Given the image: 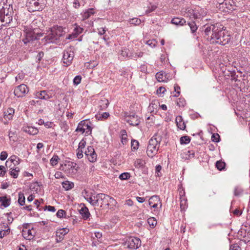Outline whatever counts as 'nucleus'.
<instances>
[{"mask_svg": "<svg viewBox=\"0 0 250 250\" xmlns=\"http://www.w3.org/2000/svg\"><path fill=\"white\" fill-rule=\"evenodd\" d=\"M65 32L61 26H53L47 31L46 36L43 40L45 43H57L60 40V38L63 36Z\"/></svg>", "mask_w": 250, "mask_h": 250, "instance_id": "f257e3e1", "label": "nucleus"}, {"mask_svg": "<svg viewBox=\"0 0 250 250\" xmlns=\"http://www.w3.org/2000/svg\"><path fill=\"white\" fill-rule=\"evenodd\" d=\"M229 40L228 35H226L222 28L216 25L213 33H212L209 41L213 43H216L221 45H225Z\"/></svg>", "mask_w": 250, "mask_h": 250, "instance_id": "f03ea898", "label": "nucleus"}, {"mask_svg": "<svg viewBox=\"0 0 250 250\" xmlns=\"http://www.w3.org/2000/svg\"><path fill=\"white\" fill-rule=\"evenodd\" d=\"M123 241V245L130 249H137L141 245V241L137 237H127Z\"/></svg>", "mask_w": 250, "mask_h": 250, "instance_id": "7ed1b4c3", "label": "nucleus"}, {"mask_svg": "<svg viewBox=\"0 0 250 250\" xmlns=\"http://www.w3.org/2000/svg\"><path fill=\"white\" fill-rule=\"evenodd\" d=\"M44 0H32L28 5V8L30 12L42 11L44 7Z\"/></svg>", "mask_w": 250, "mask_h": 250, "instance_id": "20e7f679", "label": "nucleus"}, {"mask_svg": "<svg viewBox=\"0 0 250 250\" xmlns=\"http://www.w3.org/2000/svg\"><path fill=\"white\" fill-rule=\"evenodd\" d=\"M108 195L104 193H99L95 195V207L104 208L107 206V199Z\"/></svg>", "mask_w": 250, "mask_h": 250, "instance_id": "39448f33", "label": "nucleus"}, {"mask_svg": "<svg viewBox=\"0 0 250 250\" xmlns=\"http://www.w3.org/2000/svg\"><path fill=\"white\" fill-rule=\"evenodd\" d=\"M162 132L159 131L149 140L148 146H154L159 148L160 143L162 139Z\"/></svg>", "mask_w": 250, "mask_h": 250, "instance_id": "423d86ee", "label": "nucleus"}, {"mask_svg": "<svg viewBox=\"0 0 250 250\" xmlns=\"http://www.w3.org/2000/svg\"><path fill=\"white\" fill-rule=\"evenodd\" d=\"M247 229V227L245 226L238 230L237 234L238 239L245 242L249 241L250 239V230H248Z\"/></svg>", "mask_w": 250, "mask_h": 250, "instance_id": "0eeeda50", "label": "nucleus"}, {"mask_svg": "<svg viewBox=\"0 0 250 250\" xmlns=\"http://www.w3.org/2000/svg\"><path fill=\"white\" fill-rule=\"evenodd\" d=\"M28 87L24 84H20L14 89V94L18 98L23 97L28 92Z\"/></svg>", "mask_w": 250, "mask_h": 250, "instance_id": "6e6552de", "label": "nucleus"}, {"mask_svg": "<svg viewBox=\"0 0 250 250\" xmlns=\"http://www.w3.org/2000/svg\"><path fill=\"white\" fill-rule=\"evenodd\" d=\"M74 58V52L70 49L64 51L62 61L66 66L69 65Z\"/></svg>", "mask_w": 250, "mask_h": 250, "instance_id": "1a4fd4ad", "label": "nucleus"}, {"mask_svg": "<svg viewBox=\"0 0 250 250\" xmlns=\"http://www.w3.org/2000/svg\"><path fill=\"white\" fill-rule=\"evenodd\" d=\"M84 154L90 162H94L96 160L97 155L93 146H88L87 149L84 152Z\"/></svg>", "mask_w": 250, "mask_h": 250, "instance_id": "9d476101", "label": "nucleus"}, {"mask_svg": "<svg viewBox=\"0 0 250 250\" xmlns=\"http://www.w3.org/2000/svg\"><path fill=\"white\" fill-rule=\"evenodd\" d=\"M125 120L130 125L136 126L140 123V119L138 116L135 114L127 115L125 116Z\"/></svg>", "mask_w": 250, "mask_h": 250, "instance_id": "9b49d317", "label": "nucleus"}, {"mask_svg": "<svg viewBox=\"0 0 250 250\" xmlns=\"http://www.w3.org/2000/svg\"><path fill=\"white\" fill-rule=\"evenodd\" d=\"M42 36V34L39 33L38 29L35 28L32 32L28 34L27 39H28V41L29 42L30 41L38 40Z\"/></svg>", "mask_w": 250, "mask_h": 250, "instance_id": "f8f14e48", "label": "nucleus"}, {"mask_svg": "<svg viewBox=\"0 0 250 250\" xmlns=\"http://www.w3.org/2000/svg\"><path fill=\"white\" fill-rule=\"evenodd\" d=\"M69 229L66 228H62L58 229L56 231V241L57 242H61L64 238L65 235L68 233Z\"/></svg>", "mask_w": 250, "mask_h": 250, "instance_id": "ddd939ff", "label": "nucleus"}, {"mask_svg": "<svg viewBox=\"0 0 250 250\" xmlns=\"http://www.w3.org/2000/svg\"><path fill=\"white\" fill-rule=\"evenodd\" d=\"M10 12L11 14H13V8L10 5L6 4L5 6H2V8H0V16L9 15Z\"/></svg>", "mask_w": 250, "mask_h": 250, "instance_id": "4468645a", "label": "nucleus"}, {"mask_svg": "<svg viewBox=\"0 0 250 250\" xmlns=\"http://www.w3.org/2000/svg\"><path fill=\"white\" fill-rule=\"evenodd\" d=\"M79 212L82 215L83 219L86 220L89 218L90 213L88 208L86 207L84 205H83V206L79 210Z\"/></svg>", "mask_w": 250, "mask_h": 250, "instance_id": "2eb2a0df", "label": "nucleus"}, {"mask_svg": "<svg viewBox=\"0 0 250 250\" xmlns=\"http://www.w3.org/2000/svg\"><path fill=\"white\" fill-rule=\"evenodd\" d=\"M21 162V159L16 155H12L5 163L6 166L7 167L9 163H13L14 166H18Z\"/></svg>", "mask_w": 250, "mask_h": 250, "instance_id": "dca6fc26", "label": "nucleus"}, {"mask_svg": "<svg viewBox=\"0 0 250 250\" xmlns=\"http://www.w3.org/2000/svg\"><path fill=\"white\" fill-rule=\"evenodd\" d=\"M216 25H208L205 27V34L207 36V39L208 40H209L210 38V36L212 35V33H213L214 30H215Z\"/></svg>", "mask_w": 250, "mask_h": 250, "instance_id": "f3484780", "label": "nucleus"}, {"mask_svg": "<svg viewBox=\"0 0 250 250\" xmlns=\"http://www.w3.org/2000/svg\"><path fill=\"white\" fill-rule=\"evenodd\" d=\"M159 148L148 146L146 149V153L148 157L153 158L157 153Z\"/></svg>", "mask_w": 250, "mask_h": 250, "instance_id": "a211bd4d", "label": "nucleus"}, {"mask_svg": "<svg viewBox=\"0 0 250 250\" xmlns=\"http://www.w3.org/2000/svg\"><path fill=\"white\" fill-rule=\"evenodd\" d=\"M12 16L13 14H11V12L10 15L9 14L6 16H0V22H4V26H5L6 24H9L12 21Z\"/></svg>", "mask_w": 250, "mask_h": 250, "instance_id": "6ab92c4d", "label": "nucleus"}, {"mask_svg": "<svg viewBox=\"0 0 250 250\" xmlns=\"http://www.w3.org/2000/svg\"><path fill=\"white\" fill-rule=\"evenodd\" d=\"M84 123H83V127L84 129V132L86 134L90 135L92 132V127L90 126L91 123L88 120H84Z\"/></svg>", "mask_w": 250, "mask_h": 250, "instance_id": "aec40b11", "label": "nucleus"}, {"mask_svg": "<svg viewBox=\"0 0 250 250\" xmlns=\"http://www.w3.org/2000/svg\"><path fill=\"white\" fill-rule=\"evenodd\" d=\"M23 131L28 133L30 135H34L38 134L39 130L37 128L32 126H26L22 128Z\"/></svg>", "mask_w": 250, "mask_h": 250, "instance_id": "412c9836", "label": "nucleus"}, {"mask_svg": "<svg viewBox=\"0 0 250 250\" xmlns=\"http://www.w3.org/2000/svg\"><path fill=\"white\" fill-rule=\"evenodd\" d=\"M35 96L39 99L43 100H48L50 98L49 95L47 94L45 90L37 92L35 94Z\"/></svg>", "mask_w": 250, "mask_h": 250, "instance_id": "4be33fe9", "label": "nucleus"}, {"mask_svg": "<svg viewBox=\"0 0 250 250\" xmlns=\"http://www.w3.org/2000/svg\"><path fill=\"white\" fill-rule=\"evenodd\" d=\"M15 113V110L13 108H8L4 112V117L5 119L11 120L12 119Z\"/></svg>", "mask_w": 250, "mask_h": 250, "instance_id": "5701e85b", "label": "nucleus"}, {"mask_svg": "<svg viewBox=\"0 0 250 250\" xmlns=\"http://www.w3.org/2000/svg\"><path fill=\"white\" fill-rule=\"evenodd\" d=\"M176 122L177 124V127L180 128L181 130H184L186 128V124L185 122L183 121L182 118L181 116H179L176 118Z\"/></svg>", "mask_w": 250, "mask_h": 250, "instance_id": "b1692460", "label": "nucleus"}, {"mask_svg": "<svg viewBox=\"0 0 250 250\" xmlns=\"http://www.w3.org/2000/svg\"><path fill=\"white\" fill-rule=\"evenodd\" d=\"M33 229H28L27 230L22 231V236L26 239L31 240L33 238L34 233H33Z\"/></svg>", "mask_w": 250, "mask_h": 250, "instance_id": "393cba45", "label": "nucleus"}, {"mask_svg": "<svg viewBox=\"0 0 250 250\" xmlns=\"http://www.w3.org/2000/svg\"><path fill=\"white\" fill-rule=\"evenodd\" d=\"M171 23L176 25H183L186 21L183 18H174L171 20Z\"/></svg>", "mask_w": 250, "mask_h": 250, "instance_id": "a878e982", "label": "nucleus"}, {"mask_svg": "<svg viewBox=\"0 0 250 250\" xmlns=\"http://www.w3.org/2000/svg\"><path fill=\"white\" fill-rule=\"evenodd\" d=\"M95 13L94 9L93 8H89L87 11L82 14L83 20H85L88 19L91 15Z\"/></svg>", "mask_w": 250, "mask_h": 250, "instance_id": "bb28decb", "label": "nucleus"}, {"mask_svg": "<svg viewBox=\"0 0 250 250\" xmlns=\"http://www.w3.org/2000/svg\"><path fill=\"white\" fill-rule=\"evenodd\" d=\"M109 104V102L106 98H103L99 102L100 109L104 110L106 108Z\"/></svg>", "mask_w": 250, "mask_h": 250, "instance_id": "cd10ccee", "label": "nucleus"}, {"mask_svg": "<svg viewBox=\"0 0 250 250\" xmlns=\"http://www.w3.org/2000/svg\"><path fill=\"white\" fill-rule=\"evenodd\" d=\"M62 187L66 190H68L74 188V183L68 181H66L62 182Z\"/></svg>", "mask_w": 250, "mask_h": 250, "instance_id": "c85d7f7f", "label": "nucleus"}, {"mask_svg": "<svg viewBox=\"0 0 250 250\" xmlns=\"http://www.w3.org/2000/svg\"><path fill=\"white\" fill-rule=\"evenodd\" d=\"M10 170L9 174L14 178H17L19 175L20 168L18 167H12L10 168Z\"/></svg>", "mask_w": 250, "mask_h": 250, "instance_id": "c756f323", "label": "nucleus"}, {"mask_svg": "<svg viewBox=\"0 0 250 250\" xmlns=\"http://www.w3.org/2000/svg\"><path fill=\"white\" fill-rule=\"evenodd\" d=\"M154 203H159L160 204V206H162V204L160 202V198L158 196L154 195L151 196L149 199V205H151L154 204Z\"/></svg>", "mask_w": 250, "mask_h": 250, "instance_id": "7c9ffc66", "label": "nucleus"}, {"mask_svg": "<svg viewBox=\"0 0 250 250\" xmlns=\"http://www.w3.org/2000/svg\"><path fill=\"white\" fill-rule=\"evenodd\" d=\"M121 142L123 145L126 144L128 142V139L127 137V133L125 130H122L121 131Z\"/></svg>", "mask_w": 250, "mask_h": 250, "instance_id": "2f4dec72", "label": "nucleus"}, {"mask_svg": "<svg viewBox=\"0 0 250 250\" xmlns=\"http://www.w3.org/2000/svg\"><path fill=\"white\" fill-rule=\"evenodd\" d=\"M60 160V159L58 155H54L50 160V163L52 166H55L58 164Z\"/></svg>", "mask_w": 250, "mask_h": 250, "instance_id": "473e14b6", "label": "nucleus"}, {"mask_svg": "<svg viewBox=\"0 0 250 250\" xmlns=\"http://www.w3.org/2000/svg\"><path fill=\"white\" fill-rule=\"evenodd\" d=\"M145 164V162L144 160L138 159L135 161L134 165L136 168H139L141 167H143L144 166Z\"/></svg>", "mask_w": 250, "mask_h": 250, "instance_id": "72a5a7b5", "label": "nucleus"}, {"mask_svg": "<svg viewBox=\"0 0 250 250\" xmlns=\"http://www.w3.org/2000/svg\"><path fill=\"white\" fill-rule=\"evenodd\" d=\"M10 202V200L5 197H1L0 198V202H1V205L5 208L9 206Z\"/></svg>", "mask_w": 250, "mask_h": 250, "instance_id": "f704fd0d", "label": "nucleus"}, {"mask_svg": "<svg viewBox=\"0 0 250 250\" xmlns=\"http://www.w3.org/2000/svg\"><path fill=\"white\" fill-rule=\"evenodd\" d=\"M85 200L88 202L91 205L95 206V195H92L90 196L87 195L86 197H84Z\"/></svg>", "mask_w": 250, "mask_h": 250, "instance_id": "c9c22d12", "label": "nucleus"}, {"mask_svg": "<svg viewBox=\"0 0 250 250\" xmlns=\"http://www.w3.org/2000/svg\"><path fill=\"white\" fill-rule=\"evenodd\" d=\"M107 206L106 207H113L116 205V201L112 197L108 196V198L107 199Z\"/></svg>", "mask_w": 250, "mask_h": 250, "instance_id": "e433bc0d", "label": "nucleus"}, {"mask_svg": "<svg viewBox=\"0 0 250 250\" xmlns=\"http://www.w3.org/2000/svg\"><path fill=\"white\" fill-rule=\"evenodd\" d=\"M180 141L181 145L188 144L190 142V138L188 136H184L180 138Z\"/></svg>", "mask_w": 250, "mask_h": 250, "instance_id": "4c0bfd02", "label": "nucleus"}, {"mask_svg": "<svg viewBox=\"0 0 250 250\" xmlns=\"http://www.w3.org/2000/svg\"><path fill=\"white\" fill-rule=\"evenodd\" d=\"M131 145L132 150L135 151L138 149L139 143L138 141L133 139L131 140Z\"/></svg>", "mask_w": 250, "mask_h": 250, "instance_id": "58836bf2", "label": "nucleus"}, {"mask_svg": "<svg viewBox=\"0 0 250 250\" xmlns=\"http://www.w3.org/2000/svg\"><path fill=\"white\" fill-rule=\"evenodd\" d=\"M25 197L22 192L19 193L18 202L21 206H23L25 203Z\"/></svg>", "mask_w": 250, "mask_h": 250, "instance_id": "ea45409f", "label": "nucleus"}, {"mask_svg": "<svg viewBox=\"0 0 250 250\" xmlns=\"http://www.w3.org/2000/svg\"><path fill=\"white\" fill-rule=\"evenodd\" d=\"M164 77V73L162 71L158 72L156 74V78L159 82L165 81Z\"/></svg>", "mask_w": 250, "mask_h": 250, "instance_id": "a19ab883", "label": "nucleus"}, {"mask_svg": "<svg viewBox=\"0 0 250 250\" xmlns=\"http://www.w3.org/2000/svg\"><path fill=\"white\" fill-rule=\"evenodd\" d=\"M225 165L224 162L221 161H218L216 163V167L218 170H222L224 168Z\"/></svg>", "mask_w": 250, "mask_h": 250, "instance_id": "79ce46f5", "label": "nucleus"}, {"mask_svg": "<svg viewBox=\"0 0 250 250\" xmlns=\"http://www.w3.org/2000/svg\"><path fill=\"white\" fill-rule=\"evenodd\" d=\"M83 123H84V121H82L79 123L78 126L75 130L76 132H81L82 133H84V129L83 124Z\"/></svg>", "mask_w": 250, "mask_h": 250, "instance_id": "37998d69", "label": "nucleus"}, {"mask_svg": "<svg viewBox=\"0 0 250 250\" xmlns=\"http://www.w3.org/2000/svg\"><path fill=\"white\" fill-rule=\"evenodd\" d=\"M147 222L149 226L152 228L154 227L157 224V221L154 217H150L148 218Z\"/></svg>", "mask_w": 250, "mask_h": 250, "instance_id": "c03bdc74", "label": "nucleus"}, {"mask_svg": "<svg viewBox=\"0 0 250 250\" xmlns=\"http://www.w3.org/2000/svg\"><path fill=\"white\" fill-rule=\"evenodd\" d=\"M130 177V174L128 172H124L122 173L119 176V178L122 180L128 179Z\"/></svg>", "mask_w": 250, "mask_h": 250, "instance_id": "a18cd8bd", "label": "nucleus"}, {"mask_svg": "<svg viewBox=\"0 0 250 250\" xmlns=\"http://www.w3.org/2000/svg\"><path fill=\"white\" fill-rule=\"evenodd\" d=\"M188 25L189 26L192 33H194L197 29V27L194 22H188Z\"/></svg>", "mask_w": 250, "mask_h": 250, "instance_id": "49530a36", "label": "nucleus"}, {"mask_svg": "<svg viewBox=\"0 0 250 250\" xmlns=\"http://www.w3.org/2000/svg\"><path fill=\"white\" fill-rule=\"evenodd\" d=\"M7 228V229L5 230H3L2 231H0V237L3 238L4 236H6V235L8 234L10 232V229L8 228V226L6 227Z\"/></svg>", "mask_w": 250, "mask_h": 250, "instance_id": "de8ad7c7", "label": "nucleus"}, {"mask_svg": "<svg viewBox=\"0 0 250 250\" xmlns=\"http://www.w3.org/2000/svg\"><path fill=\"white\" fill-rule=\"evenodd\" d=\"M157 42L156 40H150L146 42V44L151 47L156 46Z\"/></svg>", "mask_w": 250, "mask_h": 250, "instance_id": "09e8293b", "label": "nucleus"}, {"mask_svg": "<svg viewBox=\"0 0 250 250\" xmlns=\"http://www.w3.org/2000/svg\"><path fill=\"white\" fill-rule=\"evenodd\" d=\"M83 28H82L80 26H77L74 28L73 31L75 33L76 35H77L78 36V35L79 34H81L83 32Z\"/></svg>", "mask_w": 250, "mask_h": 250, "instance_id": "8fccbe9b", "label": "nucleus"}, {"mask_svg": "<svg viewBox=\"0 0 250 250\" xmlns=\"http://www.w3.org/2000/svg\"><path fill=\"white\" fill-rule=\"evenodd\" d=\"M130 24H134V25H139L141 23V20L137 18H134L129 21Z\"/></svg>", "mask_w": 250, "mask_h": 250, "instance_id": "3c124183", "label": "nucleus"}, {"mask_svg": "<svg viewBox=\"0 0 250 250\" xmlns=\"http://www.w3.org/2000/svg\"><path fill=\"white\" fill-rule=\"evenodd\" d=\"M244 190L240 187L235 188V196H240L243 193Z\"/></svg>", "mask_w": 250, "mask_h": 250, "instance_id": "603ef678", "label": "nucleus"}, {"mask_svg": "<svg viewBox=\"0 0 250 250\" xmlns=\"http://www.w3.org/2000/svg\"><path fill=\"white\" fill-rule=\"evenodd\" d=\"M186 104V101L184 99L179 98L177 102V104L179 107H184Z\"/></svg>", "mask_w": 250, "mask_h": 250, "instance_id": "864d4df0", "label": "nucleus"}, {"mask_svg": "<svg viewBox=\"0 0 250 250\" xmlns=\"http://www.w3.org/2000/svg\"><path fill=\"white\" fill-rule=\"evenodd\" d=\"M81 80L82 77L81 76H76L73 79V83L75 84L78 85L81 83Z\"/></svg>", "mask_w": 250, "mask_h": 250, "instance_id": "5fc2aeb1", "label": "nucleus"}, {"mask_svg": "<svg viewBox=\"0 0 250 250\" xmlns=\"http://www.w3.org/2000/svg\"><path fill=\"white\" fill-rule=\"evenodd\" d=\"M220 136L218 134H213L211 136V140L213 142H218L219 141Z\"/></svg>", "mask_w": 250, "mask_h": 250, "instance_id": "6e6d98bb", "label": "nucleus"}, {"mask_svg": "<svg viewBox=\"0 0 250 250\" xmlns=\"http://www.w3.org/2000/svg\"><path fill=\"white\" fill-rule=\"evenodd\" d=\"M7 156H8L7 153L5 151H3L0 153V159L1 161H4L6 159V158H7Z\"/></svg>", "mask_w": 250, "mask_h": 250, "instance_id": "4d7b16f0", "label": "nucleus"}, {"mask_svg": "<svg viewBox=\"0 0 250 250\" xmlns=\"http://www.w3.org/2000/svg\"><path fill=\"white\" fill-rule=\"evenodd\" d=\"M174 91L176 94L174 95V97H178L180 95V92L179 91L180 87L178 85L176 84L174 86Z\"/></svg>", "mask_w": 250, "mask_h": 250, "instance_id": "13d9d810", "label": "nucleus"}, {"mask_svg": "<svg viewBox=\"0 0 250 250\" xmlns=\"http://www.w3.org/2000/svg\"><path fill=\"white\" fill-rule=\"evenodd\" d=\"M65 213L66 212L64 210L62 209H59L57 213V216L58 217L62 218Z\"/></svg>", "mask_w": 250, "mask_h": 250, "instance_id": "bf43d9fd", "label": "nucleus"}, {"mask_svg": "<svg viewBox=\"0 0 250 250\" xmlns=\"http://www.w3.org/2000/svg\"><path fill=\"white\" fill-rule=\"evenodd\" d=\"M6 173L5 167L3 166H0V176L3 177Z\"/></svg>", "mask_w": 250, "mask_h": 250, "instance_id": "052dcab7", "label": "nucleus"}, {"mask_svg": "<svg viewBox=\"0 0 250 250\" xmlns=\"http://www.w3.org/2000/svg\"><path fill=\"white\" fill-rule=\"evenodd\" d=\"M199 11V14L201 16L204 17L206 15L207 11L204 9L199 8V9L197 10Z\"/></svg>", "mask_w": 250, "mask_h": 250, "instance_id": "680f3d73", "label": "nucleus"}, {"mask_svg": "<svg viewBox=\"0 0 250 250\" xmlns=\"http://www.w3.org/2000/svg\"><path fill=\"white\" fill-rule=\"evenodd\" d=\"M78 37L77 35L75 34V33L73 31V33L71 34L68 35V36L66 38V39L67 40H71L74 39Z\"/></svg>", "mask_w": 250, "mask_h": 250, "instance_id": "e2e57ef3", "label": "nucleus"}, {"mask_svg": "<svg viewBox=\"0 0 250 250\" xmlns=\"http://www.w3.org/2000/svg\"><path fill=\"white\" fill-rule=\"evenodd\" d=\"M85 145H86V142L85 141H84L83 140H81V142L79 144V148L78 149H80V148H83L84 147Z\"/></svg>", "mask_w": 250, "mask_h": 250, "instance_id": "0e129e2a", "label": "nucleus"}, {"mask_svg": "<svg viewBox=\"0 0 250 250\" xmlns=\"http://www.w3.org/2000/svg\"><path fill=\"white\" fill-rule=\"evenodd\" d=\"M98 34L100 35H103L105 34L106 32L105 28H100L98 29Z\"/></svg>", "mask_w": 250, "mask_h": 250, "instance_id": "69168bd1", "label": "nucleus"}, {"mask_svg": "<svg viewBox=\"0 0 250 250\" xmlns=\"http://www.w3.org/2000/svg\"><path fill=\"white\" fill-rule=\"evenodd\" d=\"M45 208L48 209V210L51 212H55L56 211V209L54 207L51 206H46L45 207Z\"/></svg>", "mask_w": 250, "mask_h": 250, "instance_id": "338daca9", "label": "nucleus"}, {"mask_svg": "<svg viewBox=\"0 0 250 250\" xmlns=\"http://www.w3.org/2000/svg\"><path fill=\"white\" fill-rule=\"evenodd\" d=\"M77 156L79 159L82 158L83 157V151L80 149H78Z\"/></svg>", "mask_w": 250, "mask_h": 250, "instance_id": "774afa93", "label": "nucleus"}]
</instances>
